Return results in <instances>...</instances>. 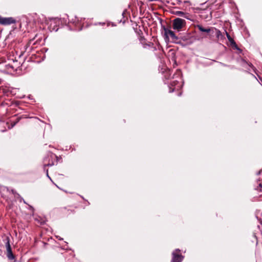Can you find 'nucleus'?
I'll use <instances>...</instances> for the list:
<instances>
[{"mask_svg":"<svg viewBox=\"0 0 262 262\" xmlns=\"http://www.w3.org/2000/svg\"><path fill=\"white\" fill-rule=\"evenodd\" d=\"M164 39L166 42H172L175 43L181 44V40L177 36L173 31L170 29L164 28Z\"/></svg>","mask_w":262,"mask_h":262,"instance_id":"obj_1","label":"nucleus"},{"mask_svg":"<svg viewBox=\"0 0 262 262\" xmlns=\"http://www.w3.org/2000/svg\"><path fill=\"white\" fill-rule=\"evenodd\" d=\"M58 157L54 154L49 152L47 156L43 159V169L46 170V167L52 166L57 163Z\"/></svg>","mask_w":262,"mask_h":262,"instance_id":"obj_2","label":"nucleus"},{"mask_svg":"<svg viewBox=\"0 0 262 262\" xmlns=\"http://www.w3.org/2000/svg\"><path fill=\"white\" fill-rule=\"evenodd\" d=\"M56 214L61 218L68 217L75 213V210L71 207H60L55 210Z\"/></svg>","mask_w":262,"mask_h":262,"instance_id":"obj_3","label":"nucleus"},{"mask_svg":"<svg viewBox=\"0 0 262 262\" xmlns=\"http://www.w3.org/2000/svg\"><path fill=\"white\" fill-rule=\"evenodd\" d=\"M186 26L185 20L176 18L172 20V28L177 31H180L183 28Z\"/></svg>","mask_w":262,"mask_h":262,"instance_id":"obj_4","label":"nucleus"},{"mask_svg":"<svg viewBox=\"0 0 262 262\" xmlns=\"http://www.w3.org/2000/svg\"><path fill=\"white\" fill-rule=\"evenodd\" d=\"M60 24V20L58 18H51L49 19L48 24L51 31H57Z\"/></svg>","mask_w":262,"mask_h":262,"instance_id":"obj_5","label":"nucleus"},{"mask_svg":"<svg viewBox=\"0 0 262 262\" xmlns=\"http://www.w3.org/2000/svg\"><path fill=\"white\" fill-rule=\"evenodd\" d=\"M184 256L181 253L179 249H176L172 253V258L170 262H182Z\"/></svg>","mask_w":262,"mask_h":262,"instance_id":"obj_6","label":"nucleus"},{"mask_svg":"<svg viewBox=\"0 0 262 262\" xmlns=\"http://www.w3.org/2000/svg\"><path fill=\"white\" fill-rule=\"evenodd\" d=\"M179 38L181 40V43H182V41H183L186 42V45H188L192 44L194 40V37L190 34H187L185 35L179 37Z\"/></svg>","mask_w":262,"mask_h":262,"instance_id":"obj_7","label":"nucleus"},{"mask_svg":"<svg viewBox=\"0 0 262 262\" xmlns=\"http://www.w3.org/2000/svg\"><path fill=\"white\" fill-rule=\"evenodd\" d=\"M15 20L12 17H3L0 16V24L3 25H8L14 24Z\"/></svg>","mask_w":262,"mask_h":262,"instance_id":"obj_8","label":"nucleus"},{"mask_svg":"<svg viewBox=\"0 0 262 262\" xmlns=\"http://www.w3.org/2000/svg\"><path fill=\"white\" fill-rule=\"evenodd\" d=\"M172 13L174 15L183 17L186 19L191 20V15L189 13L181 11H173Z\"/></svg>","mask_w":262,"mask_h":262,"instance_id":"obj_9","label":"nucleus"},{"mask_svg":"<svg viewBox=\"0 0 262 262\" xmlns=\"http://www.w3.org/2000/svg\"><path fill=\"white\" fill-rule=\"evenodd\" d=\"M196 27L198 28L200 31L202 32H206L207 33H210L213 29V28L211 29L210 28H205L202 26L200 25H197Z\"/></svg>","mask_w":262,"mask_h":262,"instance_id":"obj_10","label":"nucleus"},{"mask_svg":"<svg viewBox=\"0 0 262 262\" xmlns=\"http://www.w3.org/2000/svg\"><path fill=\"white\" fill-rule=\"evenodd\" d=\"M6 250L7 253L9 252L12 251V249L10 244V238L8 236H7L6 238Z\"/></svg>","mask_w":262,"mask_h":262,"instance_id":"obj_11","label":"nucleus"},{"mask_svg":"<svg viewBox=\"0 0 262 262\" xmlns=\"http://www.w3.org/2000/svg\"><path fill=\"white\" fill-rule=\"evenodd\" d=\"M164 77L166 79H169L170 78L171 72L169 69H167L165 70V71L163 73Z\"/></svg>","mask_w":262,"mask_h":262,"instance_id":"obj_12","label":"nucleus"},{"mask_svg":"<svg viewBox=\"0 0 262 262\" xmlns=\"http://www.w3.org/2000/svg\"><path fill=\"white\" fill-rule=\"evenodd\" d=\"M226 36L228 38V39H229V40L231 42V41H232L233 42H234V44L235 45V48L238 50L240 52H242V50H241L237 46V45H236L235 42L234 41V40H233V39L231 38V36H230V35L227 32H226Z\"/></svg>","mask_w":262,"mask_h":262,"instance_id":"obj_13","label":"nucleus"},{"mask_svg":"<svg viewBox=\"0 0 262 262\" xmlns=\"http://www.w3.org/2000/svg\"><path fill=\"white\" fill-rule=\"evenodd\" d=\"M6 254H7V256L9 260H12L15 259V256H14V254H13L12 251L7 252L6 253Z\"/></svg>","mask_w":262,"mask_h":262,"instance_id":"obj_14","label":"nucleus"},{"mask_svg":"<svg viewBox=\"0 0 262 262\" xmlns=\"http://www.w3.org/2000/svg\"><path fill=\"white\" fill-rule=\"evenodd\" d=\"M95 26L99 25L101 26H104L105 25H106L107 27H109L110 25V23L109 21H105V22H98L96 23L95 24Z\"/></svg>","mask_w":262,"mask_h":262,"instance_id":"obj_15","label":"nucleus"},{"mask_svg":"<svg viewBox=\"0 0 262 262\" xmlns=\"http://www.w3.org/2000/svg\"><path fill=\"white\" fill-rule=\"evenodd\" d=\"M140 41L142 45L143 48H147L148 43L146 42L145 39L144 38H142L140 40Z\"/></svg>","mask_w":262,"mask_h":262,"instance_id":"obj_16","label":"nucleus"},{"mask_svg":"<svg viewBox=\"0 0 262 262\" xmlns=\"http://www.w3.org/2000/svg\"><path fill=\"white\" fill-rule=\"evenodd\" d=\"M147 48H150L153 51H156L157 50L156 47L154 46V44L151 42H148Z\"/></svg>","mask_w":262,"mask_h":262,"instance_id":"obj_17","label":"nucleus"},{"mask_svg":"<svg viewBox=\"0 0 262 262\" xmlns=\"http://www.w3.org/2000/svg\"><path fill=\"white\" fill-rule=\"evenodd\" d=\"M242 61L244 63L247 64L250 67H251L254 70V71H255L256 70L255 68L253 66V65L251 63H248L245 59H242Z\"/></svg>","mask_w":262,"mask_h":262,"instance_id":"obj_18","label":"nucleus"},{"mask_svg":"<svg viewBox=\"0 0 262 262\" xmlns=\"http://www.w3.org/2000/svg\"><path fill=\"white\" fill-rule=\"evenodd\" d=\"M213 29H214L215 31V35L216 37L219 38L222 35L221 31L215 28H213Z\"/></svg>","mask_w":262,"mask_h":262,"instance_id":"obj_19","label":"nucleus"},{"mask_svg":"<svg viewBox=\"0 0 262 262\" xmlns=\"http://www.w3.org/2000/svg\"><path fill=\"white\" fill-rule=\"evenodd\" d=\"M255 190L258 192H261V193L259 195H262V184L260 183L258 186H257V188H255Z\"/></svg>","mask_w":262,"mask_h":262,"instance_id":"obj_20","label":"nucleus"},{"mask_svg":"<svg viewBox=\"0 0 262 262\" xmlns=\"http://www.w3.org/2000/svg\"><path fill=\"white\" fill-rule=\"evenodd\" d=\"M75 25L78 28H79L80 30L82 28V25L81 24V23H78L77 24H75Z\"/></svg>","mask_w":262,"mask_h":262,"instance_id":"obj_21","label":"nucleus"},{"mask_svg":"<svg viewBox=\"0 0 262 262\" xmlns=\"http://www.w3.org/2000/svg\"><path fill=\"white\" fill-rule=\"evenodd\" d=\"M175 89H176V88H171V87H169V92L170 93L173 92Z\"/></svg>","mask_w":262,"mask_h":262,"instance_id":"obj_22","label":"nucleus"},{"mask_svg":"<svg viewBox=\"0 0 262 262\" xmlns=\"http://www.w3.org/2000/svg\"><path fill=\"white\" fill-rule=\"evenodd\" d=\"M18 121V119H17V121H16V122H12L11 123V125H12V127H13L16 124V123Z\"/></svg>","mask_w":262,"mask_h":262,"instance_id":"obj_23","label":"nucleus"},{"mask_svg":"<svg viewBox=\"0 0 262 262\" xmlns=\"http://www.w3.org/2000/svg\"><path fill=\"white\" fill-rule=\"evenodd\" d=\"M29 208L31 210L32 214H33L34 210L33 207L32 206H29Z\"/></svg>","mask_w":262,"mask_h":262,"instance_id":"obj_24","label":"nucleus"},{"mask_svg":"<svg viewBox=\"0 0 262 262\" xmlns=\"http://www.w3.org/2000/svg\"><path fill=\"white\" fill-rule=\"evenodd\" d=\"M176 81H173V82L171 83V85L172 86H173L174 85H175V84H176Z\"/></svg>","mask_w":262,"mask_h":262,"instance_id":"obj_25","label":"nucleus"},{"mask_svg":"<svg viewBox=\"0 0 262 262\" xmlns=\"http://www.w3.org/2000/svg\"><path fill=\"white\" fill-rule=\"evenodd\" d=\"M178 4H180L182 3L181 0H176Z\"/></svg>","mask_w":262,"mask_h":262,"instance_id":"obj_26","label":"nucleus"},{"mask_svg":"<svg viewBox=\"0 0 262 262\" xmlns=\"http://www.w3.org/2000/svg\"><path fill=\"white\" fill-rule=\"evenodd\" d=\"M46 173H47V176L48 177H49V174H48V169H46Z\"/></svg>","mask_w":262,"mask_h":262,"instance_id":"obj_27","label":"nucleus"},{"mask_svg":"<svg viewBox=\"0 0 262 262\" xmlns=\"http://www.w3.org/2000/svg\"><path fill=\"white\" fill-rule=\"evenodd\" d=\"M32 40H30V41H29V44H31V43H32Z\"/></svg>","mask_w":262,"mask_h":262,"instance_id":"obj_28","label":"nucleus"},{"mask_svg":"<svg viewBox=\"0 0 262 262\" xmlns=\"http://www.w3.org/2000/svg\"><path fill=\"white\" fill-rule=\"evenodd\" d=\"M188 2L187 1H185L184 3H188Z\"/></svg>","mask_w":262,"mask_h":262,"instance_id":"obj_29","label":"nucleus"},{"mask_svg":"<svg viewBox=\"0 0 262 262\" xmlns=\"http://www.w3.org/2000/svg\"><path fill=\"white\" fill-rule=\"evenodd\" d=\"M261 216H262V212H261Z\"/></svg>","mask_w":262,"mask_h":262,"instance_id":"obj_30","label":"nucleus"}]
</instances>
